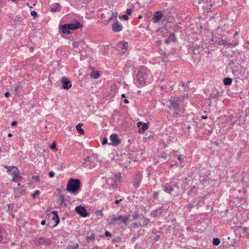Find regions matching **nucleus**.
Here are the masks:
<instances>
[{
  "mask_svg": "<svg viewBox=\"0 0 249 249\" xmlns=\"http://www.w3.org/2000/svg\"><path fill=\"white\" fill-rule=\"evenodd\" d=\"M176 35L174 33H171L169 34L168 38L165 40V42L166 44H169L171 42L176 41Z\"/></svg>",
  "mask_w": 249,
  "mask_h": 249,
  "instance_id": "nucleus-14",
  "label": "nucleus"
},
{
  "mask_svg": "<svg viewBox=\"0 0 249 249\" xmlns=\"http://www.w3.org/2000/svg\"><path fill=\"white\" fill-rule=\"evenodd\" d=\"M149 222H150V220L148 218H144L143 219L142 223V226H146V225H148Z\"/></svg>",
  "mask_w": 249,
  "mask_h": 249,
  "instance_id": "nucleus-33",
  "label": "nucleus"
},
{
  "mask_svg": "<svg viewBox=\"0 0 249 249\" xmlns=\"http://www.w3.org/2000/svg\"><path fill=\"white\" fill-rule=\"evenodd\" d=\"M49 177L51 178H52L54 177V173L53 171H50L49 172Z\"/></svg>",
  "mask_w": 249,
  "mask_h": 249,
  "instance_id": "nucleus-44",
  "label": "nucleus"
},
{
  "mask_svg": "<svg viewBox=\"0 0 249 249\" xmlns=\"http://www.w3.org/2000/svg\"><path fill=\"white\" fill-rule=\"evenodd\" d=\"M162 208L160 207L159 209L153 211L151 213V215L154 217H157L162 213Z\"/></svg>",
  "mask_w": 249,
  "mask_h": 249,
  "instance_id": "nucleus-15",
  "label": "nucleus"
},
{
  "mask_svg": "<svg viewBox=\"0 0 249 249\" xmlns=\"http://www.w3.org/2000/svg\"><path fill=\"white\" fill-rule=\"evenodd\" d=\"M105 235L107 237H108V236L111 237L112 236V234L110 233V232L107 231H105Z\"/></svg>",
  "mask_w": 249,
  "mask_h": 249,
  "instance_id": "nucleus-46",
  "label": "nucleus"
},
{
  "mask_svg": "<svg viewBox=\"0 0 249 249\" xmlns=\"http://www.w3.org/2000/svg\"><path fill=\"white\" fill-rule=\"evenodd\" d=\"M92 249H101L98 246L93 247Z\"/></svg>",
  "mask_w": 249,
  "mask_h": 249,
  "instance_id": "nucleus-64",
  "label": "nucleus"
},
{
  "mask_svg": "<svg viewBox=\"0 0 249 249\" xmlns=\"http://www.w3.org/2000/svg\"><path fill=\"white\" fill-rule=\"evenodd\" d=\"M53 220L55 221L56 224L54 226H56L59 222V219L58 215L53 216Z\"/></svg>",
  "mask_w": 249,
  "mask_h": 249,
  "instance_id": "nucleus-34",
  "label": "nucleus"
},
{
  "mask_svg": "<svg viewBox=\"0 0 249 249\" xmlns=\"http://www.w3.org/2000/svg\"><path fill=\"white\" fill-rule=\"evenodd\" d=\"M143 124V123L142 122H138L137 123V126L138 127L140 128L141 126Z\"/></svg>",
  "mask_w": 249,
  "mask_h": 249,
  "instance_id": "nucleus-51",
  "label": "nucleus"
},
{
  "mask_svg": "<svg viewBox=\"0 0 249 249\" xmlns=\"http://www.w3.org/2000/svg\"><path fill=\"white\" fill-rule=\"evenodd\" d=\"M59 7H60V5L58 3H55L54 5L51 7V11L54 12L59 11Z\"/></svg>",
  "mask_w": 249,
  "mask_h": 249,
  "instance_id": "nucleus-26",
  "label": "nucleus"
},
{
  "mask_svg": "<svg viewBox=\"0 0 249 249\" xmlns=\"http://www.w3.org/2000/svg\"><path fill=\"white\" fill-rule=\"evenodd\" d=\"M31 15L34 17V18L37 17V16H38L36 12L35 11H32L31 12Z\"/></svg>",
  "mask_w": 249,
  "mask_h": 249,
  "instance_id": "nucleus-41",
  "label": "nucleus"
},
{
  "mask_svg": "<svg viewBox=\"0 0 249 249\" xmlns=\"http://www.w3.org/2000/svg\"><path fill=\"white\" fill-rule=\"evenodd\" d=\"M142 179V174L139 173L136 175L134 179L133 185L136 188H138L140 186L141 182Z\"/></svg>",
  "mask_w": 249,
  "mask_h": 249,
  "instance_id": "nucleus-9",
  "label": "nucleus"
},
{
  "mask_svg": "<svg viewBox=\"0 0 249 249\" xmlns=\"http://www.w3.org/2000/svg\"><path fill=\"white\" fill-rule=\"evenodd\" d=\"M140 214L138 213L135 212L132 215V218L134 220H136L140 217Z\"/></svg>",
  "mask_w": 249,
  "mask_h": 249,
  "instance_id": "nucleus-36",
  "label": "nucleus"
},
{
  "mask_svg": "<svg viewBox=\"0 0 249 249\" xmlns=\"http://www.w3.org/2000/svg\"><path fill=\"white\" fill-rule=\"evenodd\" d=\"M110 140L112 142V145L114 146H117L120 143V141L116 134H111L110 136Z\"/></svg>",
  "mask_w": 249,
  "mask_h": 249,
  "instance_id": "nucleus-10",
  "label": "nucleus"
},
{
  "mask_svg": "<svg viewBox=\"0 0 249 249\" xmlns=\"http://www.w3.org/2000/svg\"><path fill=\"white\" fill-rule=\"evenodd\" d=\"M32 178L36 181H39L40 179L39 177L38 176H33Z\"/></svg>",
  "mask_w": 249,
  "mask_h": 249,
  "instance_id": "nucleus-39",
  "label": "nucleus"
},
{
  "mask_svg": "<svg viewBox=\"0 0 249 249\" xmlns=\"http://www.w3.org/2000/svg\"><path fill=\"white\" fill-rule=\"evenodd\" d=\"M232 82V79L231 78L227 77L223 80V83L225 85L227 86L230 85Z\"/></svg>",
  "mask_w": 249,
  "mask_h": 249,
  "instance_id": "nucleus-27",
  "label": "nucleus"
},
{
  "mask_svg": "<svg viewBox=\"0 0 249 249\" xmlns=\"http://www.w3.org/2000/svg\"><path fill=\"white\" fill-rule=\"evenodd\" d=\"M178 159L180 162H182L183 161V158L181 155L178 156Z\"/></svg>",
  "mask_w": 249,
  "mask_h": 249,
  "instance_id": "nucleus-50",
  "label": "nucleus"
},
{
  "mask_svg": "<svg viewBox=\"0 0 249 249\" xmlns=\"http://www.w3.org/2000/svg\"><path fill=\"white\" fill-rule=\"evenodd\" d=\"M131 12H132V9H130V8H128V9H127L126 10V13L127 15H131Z\"/></svg>",
  "mask_w": 249,
  "mask_h": 249,
  "instance_id": "nucleus-47",
  "label": "nucleus"
},
{
  "mask_svg": "<svg viewBox=\"0 0 249 249\" xmlns=\"http://www.w3.org/2000/svg\"><path fill=\"white\" fill-rule=\"evenodd\" d=\"M40 194V192L39 190H36L34 193L32 194V197L33 198H35L36 196H38Z\"/></svg>",
  "mask_w": 249,
  "mask_h": 249,
  "instance_id": "nucleus-37",
  "label": "nucleus"
},
{
  "mask_svg": "<svg viewBox=\"0 0 249 249\" xmlns=\"http://www.w3.org/2000/svg\"><path fill=\"white\" fill-rule=\"evenodd\" d=\"M131 226L133 229H137L139 227H142V224L140 222H134L132 224Z\"/></svg>",
  "mask_w": 249,
  "mask_h": 249,
  "instance_id": "nucleus-28",
  "label": "nucleus"
},
{
  "mask_svg": "<svg viewBox=\"0 0 249 249\" xmlns=\"http://www.w3.org/2000/svg\"><path fill=\"white\" fill-rule=\"evenodd\" d=\"M107 184H111V187L113 189H116L117 187V181L114 180L113 178H109L107 180Z\"/></svg>",
  "mask_w": 249,
  "mask_h": 249,
  "instance_id": "nucleus-17",
  "label": "nucleus"
},
{
  "mask_svg": "<svg viewBox=\"0 0 249 249\" xmlns=\"http://www.w3.org/2000/svg\"><path fill=\"white\" fill-rule=\"evenodd\" d=\"M80 182L77 179L71 178L67 186V190L71 193L76 192L80 187Z\"/></svg>",
  "mask_w": 249,
  "mask_h": 249,
  "instance_id": "nucleus-3",
  "label": "nucleus"
},
{
  "mask_svg": "<svg viewBox=\"0 0 249 249\" xmlns=\"http://www.w3.org/2000/svg\"><path fill=\"white\" fill-rule=\"evenodd\" d=\"M173 186L175 187H177V189H178V188H179V186H178V182H175L173 184Z\"/></svg>",
  "mask_w": 249,
  "mask_h": 249,
  "instance_id": "nucleus-54",
  "label": "nucleus"
},
{
  "mask_svg": "<svg viewBox=\"0 0 249 249\" xmlns=\"http://www.w3.org/2000/svg\"><path fill=\"white\" fill-rule=\"evenodd\" d=\"M150 75L149 71L145 67H142L138 70L135 80L136 82L141 86H143L145 84Z\"/></svg>",
  "mask_w": 249,
  "mask_h": 249,
  "instance_id": "nucleus-1",
  "label": "nucleus"
},
{
  "mask_svg": "<svg viewBox=\"0 0 249 249\" xmlns=\"http://www.w3.org/2000/svg\"><path fill=\"white\" fill-rule=\"evenodd\" d=\"M130 215H126L124 216H119L117 217H114L111 219L110 224L114 225L116 224L117 221L119 220L120 222L123 223L125 224H127L128 223L129 219L130 218Z\"/></svg>",
  "mask_w": 249,
  "mask_h": 249,
  "instance_id": "nucleus-4",
  "label": "nucleus"
},
{
  "mask_svg": "<svg viewBox=\"0 0 249 249\" xmlns=\"http://www.w3.org/2000/svg\"><path fill=\"white\" fill-rule=\"evenodd\" d=\"M124 102L125 104H128L129 103V101L127 99H125L124 100Z\"/></svg>",
  "mask_w": 249,
  "mask_h": 249,
  "instance_id": "nucleus-63",
  "label": "nucleus"
},
{
  "mask_svg": "<svg viewBox=\"0 0 249 249\" xmlns=\"http://www.w3.org/2000/svg\"><path fill=\"white\" fill-rule=\"evenodd\" d=\"M201 118L203 119H206L207 118V116L203 115L201 116Z\"/></svg>",
  "mask_w": 249,
  "mask_h": 249,
  "instance_id": "nucleus-62",
  "label": "nucleus"
},
{
  "mask_svg": "<svg viewBox=\"0 0 249 249\" xmlns=\"http://www.w3.org/2000/svg\"><path fill=\"white\" fill-rule=\"evenodd\" d=\"M102 210H99V211H97L95 212V214L96 215H103V212H102Z\"/></svg>",
  "mask_w": 249,
  "mask_h": 249,
  "instance_id": "nucleus-42",
  "label": "nucleus"
},
{
  "mask_svg": "<svg viewBox=\"0 0 249 249\" xmlns=\"http://www.w3.org/2000/svg\"><path fill=\"white\" fill-rule=\"evenodd\" d=\"M79 247V245L78 244H76L74 245L70 246L69 247L70 249H76Z\"/></svg>",
  "mask_w": 249,
  "mask_h": 249,
  "instance_id": "nucleus-38",
  "label": "nucleus"
},
{
  "mask_svg": "<svg viewBox=\"0 0 249 249\" xmlns=\"http://www.w3.org/2000/svg\"><path fill=\"white\" fill-rule=\"evenodd\" d=\"M148 128V124L146 123H143L142 125V127L139 128V132L140 133H142Z\"/></svg>",
  "mask_w": 249,
  "mask_h": 249,
  "instance_id": "nucleus-25",
  "label": "nucleus"
},
{
  "mask_svg": "<svg viewBox=\"0 0 249 249\" xmlns=\"http://www.w3.org/2000/svg\"><path fill=\"white\" fill-rule=\"evenodd\" d=\"M163 17V14L161 13L160 11H158L156 12L154 15L153 19L154 22H158L160 21V20Z\"/></svg>",
  "mask_w": 249,
  "mask_h": 249,
  "instance_id": "nucleus-16",
  "label": "nucleus"
},
{
  "mask_svg": "<svg viewBox=\"0 0 249 249\" xmlns=\"http://www.w3.org/2000/svg\"><path fill=\"white\" fill-rule=\"evenodd\" d=\"M118 47L121 49V51L126 50L128 48V43L126 42H121L118 44Z\"/></svg>",
  "mask_w": 249,
  "mask_h": 249,
  "instance_id": "nucleus-20",
  "label": "nucleus"
},
{
  "mask_svg": "<svg viewBox=\"0 0 249 249\" xmlns=\"http://www.w3.org/2000/svg\"><path fill=\"white\" fill-rule=\"evenodd\" d=\"M60 30L63 34H70L71 33L70 30L68 29L67 24L62 25L60 27Z\"/></svg>",
  "mask_w": 249,
  "mask_h": 249,
  "instance_id": "nucleus-19",
  "label": "nucleus"
},
{
  "mask_svg": "<svg viewBox=\"0 0 249 249\" xmlns=\"http://www.w3.org/2000/svg\"><path fill=\"white\" fill-rule=\"evenodd\" d=\"M10 95V94L9 92H7L5 93V96L7 98L9 97Z\"/></svg>",
  "mask_w": 249,
  "mask_h": 249,
  "instance_id": "nucleus-59",
  "label": "nucleus"
},
{
  "mask_svg": "<svg viewBox=\"0 0 249 249\" xmlns=\"http://www.w3.org/2000/svg\"><path fill=\"white\" fill-rule=\"evenodd\" d=\"M52 213L53 214V216L58 215L57 212L56 211H53Z\"/></svg>",
  "mask_w": 249,
  "mask_h": 249,
  "instance_id": "nucleus-58",
  "label": "nucleus"
},
{
  "mask_svg": "<svg viewBox=\"0 0 249 249\" xmlns=\"http://www.w3.org/2000/svg\"><path fill=\"white\" fill-rule=\"evenodd\" d=\"M75 211L79 215L83 217H86L89 215L85 207L82 206H77L75 209Z\"/></svg>",
  "mask_w": 249,
  "mask_h": 249,
  "instance_id": "nucleus-7",
  "label": "nucleus"
},
{
  "mask_svg": "<svg viewBox=\"0 0 249 249\" xmlns=\"http://www.w3.org/2000/svg\"><path fill=\"white\" fill-rule=\"evenodd\" d=\"M240 228L242 230L244 233H246L248 230V229L246 227H240Z\"/></svg>",
  "mask_w": 249,
  "mask_h": 249,
  "instance_id": "nucleus-48",
  "label": "nucleus"
},
{
  "mask_svg": "<svg viewBox=\"0 0 249 249\" xmlns=\"http://www.w3.org/2000/svg\"><path fill=\"white\" fill-rule=\"evenodd\" d=\"M35 242L36 244L37 245L49 246L52 244L51 239L44 237L36 238Z\"/></svg>",
  "mask_w": 249,
  "mask_h": 249,
  "instance_id": "nucleus-5",
  "label": "nucleus"
},
{
  "mask_svg": "<svg viewBox=\"0 0 249 249\" xmlns=\"http://www.w3.org/2000/svg\"><path fill=\"white\" fill-rule=\"evenodd\" d=\"M83 124L79 123L76 126V129L80 134H83L84 133V130L81 128Z\"/></svg>",
  "mask_w": 249,
  "mask_h": 249,
  "instance_id": "nucleus-24",
  "label": "nucleus"
},
{
  "mask_svg": "<svg viewBox=\"0 0 249 249\" xmlns=\"http://www.w3.org/2000/svg\"><path fill=\"white\" fill-rule=\"evenodd\" d=\"M123 26L118 21L115 22L112 25V30L113 32H119L122 30Z\"/></svg>",
  "mask_w": 249,
  "mask_h": 249,
  "instance_id": "nucleus-11",
  "label": "nucleus"
},
{
  "mask_svg": "<svg viewBox=\"0 0 249 249\" xmlns=\"http://www.w3.org/2000/svg\"><path fill=\"white\" fill-rule=\"evenodd\" d=\"M4 168L7 169V171L11 172V174L16 177H20V172L18 168L14 166H5Z\"/></svg>",
  "mask_w": 249,
  "mask_h": 249,
  "instance_id": "nucleus-6",
  "label": "nucleus"
},
{
  "mask_svg": "<svg viewBox=\"0 0 249 249\" xmlns=\"http://www.w3.org/2000/svg\"><path fill=\"white\" fill-rule=\"evenodd\" d=\"M83 42L82 41H75L72 43V46L73 48H77L80 45L83 44Z\"/></svg>",
  "mask_w": 249,
  "mask_h": 249,
  "instance_id": "nucleus-30",
  "label": "nucleus"
},
{
  "mask_svg": "<svg viewBox=\"0 0 249 249\" xmlns=\"http://www.w3.org/2000/svg\"><path fill=\"white\" fill-rule=\"evenodd\" d=\"M5 233L1 230H0V242H3L5 237Z\"/></svg>",
  "mask_w": 249,
  "mask_h": 249,
  "instance_id": "nucleus-31",
  "label": "nucleus"
},
{
  "mask_svg": "<svg viewBox=\"0 0 249 249\" xmlns=\"http://www.w3.org/2000/svg\"><path fill=\"white\" fill-rule=\"evenodd\" d=\"M238 44V41L235 42L234 44H232V46H228L230 47H234Z\"/></svg>",
  "mask_w": 249,
  "mask_h": 249,
  "instance_id": "nucleus-53",
  "label": "nucleus"
},
{
  "mask_svg": "<svg viewBox=\"0 0 249 249\" xmlns=\"http://www.w3.org/2000/svg\"><path fill=\"white\" fill-rule=\"evenodd\" d=\"M178 100H172L170 101V106L169 107V108H175V109H178Z\"/></svg>",
  "mask_w": 249,
  "mask_h": 249,
  "instance_id": "nucleus-18",
  "label": "nucleus"
},
{
  "mask_svg": "<svg viewBox=\"0 0 249 249\" xmlns=\"http://www.w3.org/2000/svg\"><path fill=\"white\" fill-rule=\"evenodd\" d=\"M17 124V122L16 121H13L11 123L12 126H15Z\"/></svg>",
  "mask_w": 249,
  "mask_h": 249,
  "instance_id": "nucleus-57",
  "label": "nucleus"
},
{
  "mask_svg": "<svg viewBox=\"0 0 249 249\" xmlns=\"http://www.w3.org/2000/svg\"><path fill=\"white\" fill-rule=\"evenodd\" d=\"M122 201V199H120L119 200H116L115 201V203L116 204H118L120 203V202H121Z\"/></svg>",
  "mask_w": 249,
  "mask_h": 249,
  "instance_id": "nucleus-56",
  "label": "nucleus"
},
{
  "mask_svg": "<svg viewBox=\"0 0 249 249\" xmlns=\"http://www.w3.org/2000/svg\"><path fill=\"white\" fill-rule=\"evenodd\" d=\"M200 181L204 186L208 185L210 183V178L207 175H200Z\"/></svg>",
  "mask_w": 249,
  "mask_h": 249,
  "instance_id": "nucleus-13",
  "label": "nucleus"
},
{
  "mask_svg": "<svg viewBox=\"0 0 249 249\" xmlns=\"http://www.w3.org/2000/svg\"><path fill=\"white\" fill-rule=\"evenodd\" d=\"M220 241L219 238H215L213 240V243L214 246H218L219 245Z\"/></svg>",
  "mask_w": 249,
  "mask_h": 249,
  "instance_id": "nucleus-32",
  "label": "nucleus"
},
{
  "mask_svg": "<svg viewBox=\"0 0 249 249\" xmlns=\"http://www.w3.org/2000/svg\"><path fill=\"white\" fill-rule=\"evenodd\" d=\"M95 235L94 233L91 234L90 235L87 236L86 239L88 242H89L90 240H93L95 239Z\"/></svg>",
  "mask_w": 249,
  "mask_h": 249,
  "instance_id": "nucleus-29",
  "label": "nucleus"
},
{
  "mask_svg": "<svg viewBox=\"0 0 249 249\" xmlns=\"http://www.w3.org/2000/svg\"><path fill=\"white\" fill-rule=\"evenodd\" d=\"M121 178V174L119 173V174H117L116 175H114V180H115L116 181H119Z\"/></svg>",
  "mask_w": 249,
  "mask_h": 249,
  "instance_id": "nucleus-35",
  "label": "nucleus"
},
{
  "mask_svg": "<svg viewBox=\"0 0 249 249\" xmlns=\"http://www.w3.org/2000/svg\"><path fill=\"white\" fill-rule=\"evenodd\" d=\"M216 42H217L219 45H223L224 46H232V43H228L226 41V40L221 38L218 39L216 41Z\"/></svg>",
  "mask_w": 249,
  "mask_h": 249,
  "instance_id": "nucleus-21",
  "label": "nucleus"
},
{
  "mask_svg": "<svg viewBox=\"0 0 249 249\" xmlns=\"http://www.w3.org/2000/svg\"><path fill=\"white\" fill-rule=\"evenodd\" d=\"M98 161V155L96 154H92L90 156L87 157L84 160L83 166L84 167L89 166L90 168H94Z\"/></svg>",
  "mask_w": 249,
  "mask_h": 249,
  "instance_id": "nucleus-2",
  "label": "nucleus"
},
{
  "mask_svg": "<svg viewBox=\"0 0 249 249\" xmlns=\"http://www.w3.org/2000/svg\"><path fill=\"white\" fill-rule=\"evenodd\" d=\"M158 196H159V194H158V193L157 192H156V193H154V198H158Z\"/></svg>",
  "mask_w": 249,
  "mask_h": 249,
  "instance_id": "nucleus-55",
  "label": "nucleus"
},
{
  "mask_svg": "<svg viewBox=\"0 0 249 249\" xmlns=\"http://www.w3.org/2000/svg\"><path fill=\"white\" fill-rule=\"evenodd\" d=\"M163 188V190L165 192L169 194H170L171 192L173 191V187L169 185L164 186Z\"/></svg>",
  "mask_w": 249,
  "mask_h": 249,
  "instance_id": "nucleus-22",
  "label": "nucleus"
},
{
  "mask_svg": "<svg viewBox=\"0 0 249 249\" xmlns=\"http://www.w3.org/2000/svg\"><path fill=\"white\" fill-rule=\"evenodd\" d=\"M50 148L53 149V150H55V151H56V143L55 142H53L52 145H51L50 146Z\"/></svg>",
  "mask_w": 249,
  "mask_h": 249,
  "instance_id": "nucleus-40",
  "label": "nucleus"
},
{
  "mask_svg": "<svg viewBox=\"0 0 249 249\" xmlns=\"http://www.w3.org/2000/svg\"><path fill=\"white\" fill-rule=\"evenodd\" d=\"M194 205L192 203H189L187 205V208L189 210V211H190V210L193 207Z\"/></svg>",
  "mask_w": 249,
  "mask_h": 249,
  "instance_id": "nucleus-45",
  "label": "nucleus"
},
{
  "mask_svg": "<svg viewBox=\"0 0 249 249\" xmlns=\"http://www.w3.org/2000/svg\"><path fill=\"white\" fill-rule=\"evenodd\" d=\"M61 82L62 83V88L64 89H68L71 87L70 81L66 77L62 78Z\"/></svg>",
  "mask_w": 249,
  "mask_h": 249,
  "instance_id": "nucleus-8",
  "label": "nucleus"
},
{
  "mask_svg": "<svg viewBox=\"0 0 249 249\" xmlns=\"http://www.w3.org/2000/svg\"><path fill=\"white\" fill-rule=\"evenodd\" d=\"M68 29L70 30H76L82 27L81 23L78 21H76L75 23L67 24Z\"/></svg>",
  "mask_w": 249,
  "mask_h": 249,
  "instance_id": "nucleus-12",
  "label": "nucleus"
},
{
  "mask_svg": "<svg viewBox=\"0 0 249 249\" xmlns=\"http://www.w3.org/2000/svg\"><path fill=\"white\" fill-rule=\"evenodd\" d=\"M18 178V177H16L13 176V178H12V182H15V181H16V179H17V178Z\"/></svg>",
  "mask_w": 249,
  "mask_h": 249,
  "instance_id": "nucleus-60",
  "label": "nucleus"
},
{
  "mask_svg": "<svg viewBox=\"0 0 249 249\" xmlns=\"http://www.w3.org/2000/svg\"><path fill=\"white\" fill-rule=\"evenodd\" d=\"M20 85H16L14 86V90L15 92H17V91L18 90V89L20 88Z\"/></svg>",
  "mask_w": 249,
  "mask_h": 249,
  "instance_id": "nucleus-43",
  "label": "nucleus"
},
{
  "mask_svg": "<svg viewBox=\"0 0 249 249\" xmlns=\"http://www.w3.org/2000/svg\"><path fill=\"white\" fill-rule=\"evenodd\" d=\"M204 197L200 196L199 197V202H202L203 201Z\"/></svg>",
  "mask_w": 249,
  "mask_h": 249,
  "instance_id": "nucleus-61",
  "label": "nucleus"
},
{
  "mask_svg": "<svg viewBox=\"0 0 249 249\" xmlns=\"http://www.w3.org/2000/svg\"><path fill=\"white\" fill-rule=\"evenodd\" d=\"M122 18H123L124 19L126 20H128V15H123V16H122Z\"/></svg>",
  "mask_w": 249,
  "mask_h": 249,
  "instance_id": "nucleus-52",
  "label": "nucleus"
},
{
  "mask_svg": "<svg viewBox=\"0 0 249 249\" xmlns=\"http://www.w3.org/2000/svg\"><path fill=\"white\" fill-rule=\"evenodd\" d=\"M107 139L106 138H104L102 142V143L103 145H105V144H107Z\"/></svg>",
  "mask_w": 249,
  "mask_h": 249,
  "instance_id": "nucleus-49",
  "label": "nucleus"
},
{
  "mask_svg": "<svg viewBox=\"0 0 249 249\" xmlns=\"http://www.w3.org/2000/svg\"><path fill=\"white\" fill-rule=\"evenodd\" d=\"M100 75V74L98 71H92L90 73V76L94 79L98 78Z\"/></svg>",
  "mask_w": 249,
  "mask_h": 249,
  "instance_id": "nucleus-23",
  "label": "nucleus"
}]
</instances>
